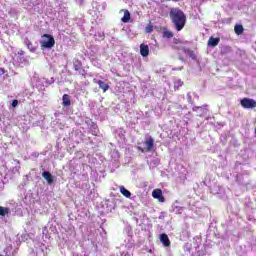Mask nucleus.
<instances>
[{
  "instance_id": "10",
  "label": "nucleus",
  "mask_w": 256,
  "mask_h": 256,
  "mask_svg": "<svg viewBox=\"0 0 256 256\" xmlns=\"http://www.w3.org/2000/svg\"><path fill=\"white\" fill-rule=\"evenodd\" d=\"M140 54L142 55V57H149V46L145 44H141Z\"/></svg>"
},
{
  "instance_id": "26",
  "label": "nucleus",
  "mask_w": 256,
  "mask_h": 256,
  "mask_svg": "<svg viewBox=\"0 0 256 256\" xmlns=\"http://www.w3.org/2000/svg\"><path fill=\"white\" fill-rule=\"evenodd\" d=\"M0 75H5V68H0Z\"/></svg>"
},
{
  "instance_id": "21",
  "label": "nucleus",
  "mask_w": 256,
  "mask_h": 256,
  "mask_svg": "<svg viewBox=\"0 0 256 256\" xmlns=\"http://www.w3.org/2000/svg\"><path fill=\"white\" fill-rule=\"evenodd\" d=\"M173 43H174V45H185V43H187V41L183 42L181 39L174 38Z\"/></svg>"
},
{
  "instance_id": "6",
  "label": "nucleus",
  "mask_w": 256,
  "mask_h": 256,
  "mask_svg": "<svg viewBox=\"0 0 256 256\" xmlns=\"http://www.w3.org/2000/svg\"><path fill=\"white\" fill-rule=\"evenodd\" d=\"M94 83H97L99 85V88L102 89L103 93H107L109 91V84L105 83L103 80L94 79Z\"/></svg>"
},
{
  "instance_id": "11",
  "label": "nucleus",
  "mask_w": 256,
  "mask_h": 256,
  "mask_svg": "<svg viewBox=\"0 0 256 256\" xmlns=\"http://www.w3.org/2000/svg\"><path fill=\"white\" fill-rule=\"evenodd\" d=\"M62 105L63 107L71 106V96L69 94H64L62 97Z\"/></svg>"
},
{
  "instance_id": "5",
  "label": "nucleus",
  "mask_w": 256,
  "mask_h": 256,
  "mask_svg": "<svg viewBox=\"0 0 256 256\" xmlns=\"http://www.w3.org/2000/svg\"><path fill=\"white\" fill-rule=\"evenodd\" d=\"M152 197L158 199L160 203H165V197L163 196V191L161 189H154L152 192Z\"/></svg>"
},
{
  "instance_id": "24",
  "label": "nucleus",
  "mask_w": 256,
  "mask_h": 256,
  "mask_svg": "<svg viewBox=\"0 0 256 256\" xmlns=\"http://www.w3.org/2000/svg\"><path fill=\"white\" fill-rule=\"evenodd\" d=\"M183 46H174L173 49H175L176 51H183Z\"/></svg>"
},
{
  "instance_id": "19",
  "label": "nucleus",
  "mask_w": 256,
  "mask_h": 256,
  "mask_svg": "<svg viewBox=\"0 0 256 256\" xmlns=\"http://www.w3.org/2000/svg\"><path fill=\"white\" fill-rule=\"evenodd\" d=\"M0 215L1 217H5V215H9V208L0 206Z\"/></svg>"
},
{
  "instance_id": "23",
  "label": "nucleus",
  "mask_w": 256,
  "mask_h": 256,
  "mask_svg": "<svg viewBox=\"0 0 256 256\" xmlns=\"http://www.w3.org/2000/svg\"><path fill=\"white\" fill-rule=\"evenodd\" d=\"M26 45L28 49H31V47H33V43H31L29 39H26Z\"/></svg>"
},
{
  "instance_id": "1",
  "label": "nucleus",
  "mask_w": 256,
  "mask_h": 256,
  "mask_svg": "<svg viewBox=\"0 0 256 256\" xmlns=\"http://www.w3.org/2000/svg\"><path fill=\"white\" fill-rule=\"evenodd\" d=\"M170 19L172 21V25L177 31H183L185 29V25L187 23V15L185 12L179 8H172L170 10Z\"/></svg>"
},
{
  "instance_id": "28",
  "label": "nucleus",
  "mask_w": 256,
  "mask_h": 256,
  "mask_svg": "<svg viewBox=\"0 0 256 256\" xmlns=\"http://www.w3.org/2000/svg\"><path fill=\"white\" fill-rule=\"evenodd\" d=\"M96 133V131H94V133H92V135H97V134H95Z\"/></svg>"
},
{
  "instance_id": "3",
  "label": "nucleus",
  "mask_w": 256,
  "mask_h": 256,
  "mask_svg": "<svg viewBox=\"0 0 256 256\" xmlns=\"http://www.w3.org/2000/svg\"><path fill=\"white\" fill-rule=\"evenodd\" d=\"M145 148L138 147L141 153H149L153 151V147H155V139L153 137H149L144 141Z\"/></svg>"
},
{
  "instance_id": "14",
  "label": "nucleus",
  "mask_w": 256,
  "mask_h": 256,
  "mask_svg": "<svg viewBox=\"0 0 256 256\" xmlns=\"http://www.w3.org/2000/svg\"><path fill=\"white\" fill-rule=\"evenodd\" d=\"M183 85H185V83L183 82V80H181V79L175 80V81H174V90H175V91H179Z\"/></svg>"
},
{
  "instance_id": "13",
  "label": "nucleus",
  "mask_w": 256,
  "mask_h": 256,
  "mask_svg": "<svg viewBox=\"0 0 256 256\" xmlns=\"http://www.w3.org/2000/svg\"><path fill=\"white\" fill-rule=\"evenodd\" d=\"M236 251H237V254L240 256L247 255V246H238Z\"/></svg>"
},
{
  "instance_id": "16",
  "label": "nucleus",
  "mask_w": 256,
  "mask_h": 256,
  "mask_svg": "<svg viewBox=\"0 0 256 256\" xmlns=\"http://www.w3.org/2000/svg\"><path fill=\"white\" fill-rule=\"evenodd\" d=\"M183 53H185L186 55H189V57H191V59H195V52L189 48H182Z\"/></svg>"
},
{
  "instance_id": "27",
  "label": "nucleus",
  "mask_w": 256,
  "mask_h": 256,
  "mask_svg": "<svg viewBox=\"0 0 256 256\" xmlns=\"http://www.w3.org/2000/svg\"><path fill=\"white\" fill-rule=\"evenodd\" d=\"M226 53H230V51H231V47H226Z\"/></svg>"
},
{
  "instance_id": "12",
  "label": "nucleus",
  "mask_w": 256,
  "mask_h": 256,
  "mask_svg": "<svg viewBox=\"0 0 256 256\" xmlns=\"http://www.w3.org/2000/svg\"><path fill=\"white\" fill-rule=\"evenodd\" d=\"M42 177H44V179H46L47 183H49V185H51V183H53V175H51L49 172L44 171L42 173Z\"/></svg>"
},
{
  "instance_id": "7",
  "label": "nucleus",
  "mask_w": 256,
  "mask_h": 256,
  "mask_svg": "<svg viewBox=\"0 0 256 256\" xmlns=\"http://www.w3.org/2000/svg\"><path fill=\"white\" fill-rule=\"evenodd\" d=\"M121 13H124V16L121 18L122 23H129L131 21V13L127 9L120 10Z\"/></svg>"
},
{
  "instance_id": "20",
  "label": "nucleus",
  "mask_w": 256,
  "mask_h": 256,
  "mask_svg": "<svg viewBox=\"0 0 256 256\" xmlns=\"http://www.w3.org/2000/svg\"><path fill=\"white\" fill-rule=\"evenodd\" d=\"M74 71H81L83 65L81 64V61H77L73 64Z\"/></svg>"
},
{
  "instance_id": "4",
  "label": "nucleus",
  "mask_w": 256,
  "mask_h": 256,
  "mask_svg": "<svg viewBox=\"0 0 256 256\" xmlns=\"http://www.w3.org/2000/svg\"><path fill=\"white\" fill-rule=\"evenodd\" d=\"M240 105L244 108V109H255L256 107V101L251 99V98H243L240 101Z\"/></svg>"
},
{
  "instance_id": "29",
  "label": "nucleus",
  "mask_w": 256,
  "mask_h": 256,
  "mask_svg": "<svg viewBox=\"0 0 256 256\" xmlns=\"http://www.w3.org/2000/svg\"><path fill=\"white\" fill-rule=\"evenodd\" d=\"M82 71H83V73H85V69H83Z\"/></svg>"
},
{
  "instance_id": "8",
  "label": "nucleus",
  "mask_w": 256,
  "mask_h": 256,
  "mask_svg": "<svg viewBox=\"0 0 256 256\" xmlns=\"http://www.w3.org/2000/svg\"><path fill=\"white\" fill-rule=\"evenodd\" d=\"M160 242L164 247H171V240H169V236H167V234L160 235Z\"/></svg>"
},
{
  "instance_id": "15",
  "label": "nucleus",
  "mask_w": 256,
  "mask_h": 256,
  "mask_svg": "<svg viewBox=\"0 0 256 256\" xmlns=\"http://www.w3.org/2000/svg\"><path fill=\"white\" fill-rule=\"evenodd\" d=\"M234 31H235L236 35H243V31H245V29L243 28V25L236 24L234 27Z\"/></svg>"
},
{
  "instance_id": "17",
  "label": "nucleus",
  "mask_w": 256,
  "mask_h": 256,
  "mask_svg": "<svg viewBox=\"0 0 256 256\" xmlns=\"http://www.w3.org/2000/svg\"><path fill=\"white\" fill-rule=\"evenodd\" d=\"M120 193H122V195H123L124 197H127L128 199H129V197H131V192H130L129 190H127V189L125 188V186H121V187H120Z\"/></svg>"
},
{
  "instance_id": "2",
  "label": "nucleus",
  "mask_w": 256,
  "mask_h": 256,
  "mask_svg": "<svg viewBox=\"0 0 256 256\" xmlns=\"http://www.w3.org/2000/svg\"><path fill=\"white\" fill-rule=\"evenodd\" d=\"M43 41L41 42V46L44 47V49H52V47H55V38H53L50 34H44Z\"/></svg>"
},
{
  "instance_id": "18",
  "label": "nucleus",
  "mask_w": 256,
  "mask_h": 256,
  "mask_svg": "<svg viewBox=\"0 0 256 256\" xmlns=\"http://www.w3.org/2000/svg\"><path fill=\"white\" fill-rule=\"evenodd\" d=\"M173 36H174V34H173V32L170 31V30H165V31L163 32V35H162V37H163L164 39H173Z\"/></svg>"
},
{
  "instance_id": "9",
  "label": "nucleus",
  "mask_w": 256,
  "mask_h": 256,
  "mask_svg": "<svg viewBox=\"0 0 256 256\" xmlns=\"http://www.w3.org/2000/svg\"><path fill=\"white\" fill-rule=\"evenodd\" d=\"M221 38L210 37L208 40V47H217Z\"/></svg>"
},
{
  "instance_id": "25",
  "label": "nucleus",
  "mask_w": 256,
  "mask_h": 256,
  "mask_svg": "<svg viewBox=\"0 0 256 256\" xmlns=\"http://www.w3.org/2000/svg\"><path fill=\"white\" fill-rule=\"evenodd\" d=\"M17 105H19V100H13L12 107H17Z\"/></svg>"
},
{
  "instance_id": "22",
  "label": "nucleus",
  "mask_w": 256,
  "mask_h": 256,
  "mask_svg": "<svg viewBox=\"0 0 256 256\" xmlns=\"http://www.w3.org/2000/svg\"><path fill=\"white\" fill-rule=\"evenodd\" d=\"M146 33H153V25L148 24L145 28Z\"/></svg>"
}]
</instances>
